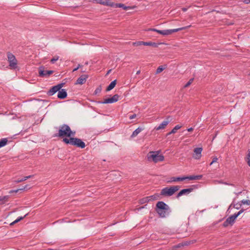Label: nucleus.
Instances as JSON below:
<instances>
[{
    "label": "nucleus",
    "mask_w": 250,
    "mask_h": 250,
    "mask_svg": "<svg viewBox=\"0 0 250 250\" xmlns=\"http://www.w3.org/2000/svg\"><path fill=\"white\" fill-rule=\"evenodd\" d=\"M156 211L159 217L165 218L169 215L171 212L170 207L163 201H159L156 205Z\"/></svg>",
    "instance_id": "nucleus-1"
},
{
    "label": "nucleus",
    "mask_w": 250,
    "mask_h": 250,
    "mask_svg": "<svg viewBox=\"0 0 250 250\" xmlns=\"http://www.w3.org/2000/svg\"><path fill=\"white\" fill-rule=\"evenodd\" d=\"M75 134V132H73L69 126L66 124H63L62 125L59 126L58 133L55 135V136L63 137H71L74 136Z\"/></svg>",
    "instance_id": "nucleus-2"
},
{
    "label": "nucleus",
    "mask_w": 250,
    "mask_h": 250,
    "mask_svg": "<svg viewBox=\"0 0 250 250\" xmlns=\"http://www.w3.org/2000/svg\"><path fill=\"white\" fill-rule=\"evenodd\" d=\"M62 142L66 144H69L74 146H76L77 147L81 148H83L85 146L84 142H83L81 139L77 138L70 137L69 139L64 138L63 139Z\"/></svg>",
    "instance_id": "nucleus-3"
},
{
    "label": "nucleus",
    "mask_w": 250,
    "mask_h": 250,
    "mask_svg": "<svg viewBox=\"0 0 250 250\" xmlns=\"http://www.w3.org/2000/svg\"><path fill=\"white\" fill-rule=\"evenodd\" d=\"M148 161L157 163L164 160V156L163 155L159 154V151H150L147 155Z\"/></svg>",
    "instance_id": "nucleus-4"
},
{
    "label": "nucleus",
    "mask_w": 250,
    "mask_h": 250,
    "mask_svg": "<svg viewBox=\"0 0 250 250\" xmlns=\"http://www.w3.org/2000/svg\"><path fill=\"white\" fill-rule=\"evenodd\" d=\"M179 188L180 187L178 186L166 187L161 190V195L166 197L171 196L177 191Z\"/></svg>",
    "instance_id": "nucleus-5"
},
{
    "label": "nucleus",
    "mask_w": 250,
    "mask_h": 250,
    "mask_svg": "<svg viewBox=\"0 0 250 250\" xmlns=\"http://www.w3.org/2000/svg\"><path fill=\"white\" fill-rule=\"evenodd\" d=\"M202 175H190L188 176L180 177H172L170 178V182H176L178 181H182L186 179L189 180H200L202 178Z\"/></svg>",
    "instance_id": "nucleus-6"
},
{
    "label": "nucleus",
    "mask_w": 250,
    "mask_h": 250,
    "mask_svg": "<svg viewBox=\"0 0 250 250\" xmlns=\"http://www.w3.org/2000/svg\"><path fill=\"white\" fill-rule=\"evenodd\" d=\"M8 61L11 69H16L17 67V60L15 56L11 53H7Z\"/></svg>",
    "instance_id": "nucleus-7"
},
{
    "label": "nucleus",
    "mask_w": 250,
    "mask_h": 250,
    "mask_svg": "<svg viewBox=\"0 0 250 250\" xmlns=\"http://www.w3.org/2000/svg\"><path fill=\"white\" fill-rule=\"evenodd\" d=\"M119 98V96L118 94H115L111 98L105 99L104 101H99L98 103L101 104L114 103L117 102Z\"/></svg>",
    "instance_id": "nucleus-8"
},
{
    "label": "nucleus",
    "mask_w": 250,
    "mask_h": 250,
    "mask_svg": "<svg viewBox=\"0 0 250 250\" xmlns=\"http://www.w3.org/2000/svg\"><path fill=\"white\" fill-rule=\"evenodd\" d=\"M63 83H60L56 85L53 86L50 90L47 92V94L49 96H52L57 92H58L63 86Z\"/></svg>",
    "instance_id": "nucleus-9"
},
{
    "label": "nucleus",
    "mask_w": 250,
    "mask_h": 250,
    "mask_svg": "<svg viewBox=\"0 0 250 250\" xmlns=\"http://www.w3.org/2000/svg\"><path fill=\"white\" fill-rule=\"evenodd\" d=\"M53 73L52 70H44L43 67H40L39 69V73L40 77H48Z\"/></svg>",
    "instance_id": "nucleus-10"
},
{
    "label": "nucleus",
    "mask_w": 250,
    "mask_h": 250,
    "mask_svg": "<svg viewBox=\"0 0 250 250\" xmlns=\"http://www.w3.org/2000/svg\"><path fill=\"white\" fill-rule=\"evenodd\" d=\"M88 76L86 74L82 75L80 77H79L75 83V84H84L86 81L87 79L88 78Z\"/></svg>",
    "instance_id": "nucleus-11"
},
{
    "label": "nucleus",
    "mask_w": 250,
    "mask_h": 250,
    "mask_svg": "<svg viewBox=\"0 0 250 250\" xmlns=\"http://www.w3.org/2000/svg\"><path fill=\"white\" fill-rule=\"evenodd\" d=\"M202 150L203 149L202 147H197L194 148L193 155V158L195 159H199L202 156L201 153Z\"/></svg>",
    "instance_id": "nucleus-12"
},
{
    "label": "nucleus",
    "mask_w": 250,
    "mask_h": 250,
    "mask_svg": "<svg viewBox=\"0 0 250 250\" xmlns=\"http://www.w3.org/2000/svg\"><path fill=\"white\" fill-rule=\"evenodd\" d=\"M235 220V219L231 215L223 223V226L224 227H227L229 225L232 226L234 223Z\"/></svg>",
    "instance_id": "nucleus-13"
},
{
    "label": "nucleus",
    "mask_w": 250,
    "mask_h": 250,
    "mask_svg": "<svg viewBox=\"0 0 250 250\" xmlns=\"http://www.w3.org/2000/svg\"><path fill=\"white\" fill-rule=\"evenodd\" d=\"M191 26V25H188V26H185V27H181V28H176V29H167V30H166V33H167V35H170L174 32H178V31H181L182 30H184V29H187L188 28V27H190Z\"/></svg>",
    "instance_id": "nucleus-14"
},
{
    "label": "nucleus",
    "mask_w": 250,
    "mask_h": 250,
    "mask_svg": "<svg viewBox=\"0 0 250 250\" xmlns=\"http://www.w3.org/2000/svg\"><path fill=\"white\" fill-rule=\"evenodd\" d=\"M168 119L169 117L167 118V120L164 121L159 126H156L154 129L156 130L164 129L170 122Z\"/></svg>",
    "instance_id": "nucleus-15"
},
{
    "label": "nucleus",
    "mask_w": 250,
    "mask_h": 250,
    "mask_svg": "<svg viewBox=\"0 0 250 250\" xmlns=\"http://www.w3.org/2000/svg\"><path fill=\"white\" fill-rule=\"evenodd\" d=\"M193 190V188H185L181 190L177 195L176 197L178 198L179 197L188 194Z\"/></svg>",
    "instance_id": "nucleus-16"
},
{
    "label": "nucleus",
    "mask_w": 250,
    "mask_h": 250,
    "mask_svg": "<svg viewBox=\"0 0 250 250\" xmlns=\"http://www.w3.org/2000/svg\"><path fill=\"white\" fill-rule=\"evenodd\" d=\"M67 96V92L64 89H61L59 91H58V98L60 99H64Z\"/></svg>",
    "instance_id": "nucleus-17"
},
{
    "label": "nucleus",
    "mask_w": 250,
    "mask_h": 250,
    "mask_svg": "<svg viewBox=\"0 0 250 250\" xmlns=\"http://www.w3.org/2000/svg\"><path fill=\"white\" fill-rule=\"evenodd\" d=\"M98 3L104 5L114 7V3L110 1L109 0H99Z\"/></svg>",
    "instance_id": "nucleus-18"
},
{
    "label": "nucleus",
    "mask_w": 250,
    "mask_h": 250,
    "mask_svg": "<svg viewBox=\"0 0 250 250\" xmlns=\"http://www.w3.org/2000/svg\"><path fill=\"white\" fill-rule=\"evenodd\" d=\"M155 199H156V196L155 195H152V196H150L146 197H145L144 198H142L140 200V203L141 204H145V203L148 202L151 200H155Z\"/></svg>",
    "instance_id": "nucleus-19"
},
{
    "label": "nucleus",
    "mask_w": 250,
    "mask_h": 250,
    "mask_svg": "<svg viewBox=\"0 0 250 250\" xmlns=\"http://www.w3.org/2000/svg\"><path fill=\"white\" fill-rule=\"evenodd\" d=\"M9 196L6 195L4 196H0V205H3L8 202Z\"/></svg>",
    "instance_id": "nucleus-20"
},
{
    "label": "nucleus",
    "mask_w": 250,
    "mask_h": 250,
    "mask_svg": "<svg viewBox=\"0 0 250 250\" xmlns=\"http://www.w3.org/2000/svg\"><path fill=\"white\" fill-rule=\"evenodd\" d=\"M147 30L156 32L158 33L159 34H160L164 35V36L167 35L166 30H158L155 28H149Z\"/></svg>",
    "instance_id": "nucleus-21"
},
{
    "label": "nucleus",
    "mask_w": 250,
    "mask_h": 250,
    "mask_svg": "<svg viewBox=\"0 0 250 250\" xmlns=\"http://www.w3.org/2000/svg\"><path fill=\"white\" fill-rule=\"evenodd\" d=\"M143 130V128L140 127H138L136 129H135L132 133V135H131V138H134L138 135V134L140 133L142 130Z\"/></svg>",
    "instance_id": "nucleus-22"
},
{
    "label": "nucleus",
    "mask_w": 250,
    "mask_h": 250,
    "mask_svg": "<svg viewBox=\"0 0 250 250\" xmlns=\"http://www.w3.org/2000/svg\"><path fill=\"white\" fill-rule=\"evenodd\" d=\"M116 80H114L112 81L109 85L107 87L106 90L107 91H109L111 90H112L116 85Z\"/></svg>",
    "instance_id": "nucleus-23"
},
{
    "label": "nucleus",
    "mask_w": 250,
    "mask_h": 250,
    "mask_svg": "<svg viewBox=\"0 0 250 250\" xmlns=\"http://www.w3.org/2000/svg\"><path fill=\"white\" fill-rule=\"evenodd\" d=\"M28 185H25V186L22 187L21 188H20L19 189H17L16 190H10L9 191V193H12L13 192H15V193H17L20 190H26V189H27L28 188Z\"/></svg>",
    "instance_id": "nucleus-24"
},
{
    "label": "nucleus",
    "mask_w": 250,
    "mask_h": 250,
    "mask_svg": "<svg viewBox=\"0 0 250 250\" xmlns=\"http://www.w3.org/2000/svg\"><path fill=\"white\" fill-rule=\"evenodd\" d=\"M144 45H146V46H151L154 47H158V44L153 42H144Z\"/></svg>",
    "instance_id": "nucleus-25"
},
{
    "label": "nucleus",
    "mask_w": 250,
    "mask_h": 250,
    "mask_svg": "<svg viewBox=\"0 0 250 250\" xmlns=\"http://www.w3.org/2000/svg\"><path fill=\"white\" fill-rule=\"evenodd\" d=\"M114 7H120L123 8L125 10H126L128 8V7L125 6L124 4L122 3H115Z\"/></svg>",
    "instance_id": "nucleus-26"
},
{
    "label": "nucleus",
    "mask_w": 250,
    "mask_h": 250,
    "mask_svg": "<svg viewBox=\"0 0 250 250\" xmlns=\"http://www.w3.org/2000/svg\"><path fill=\"white\" fill-rule=\"evenodd\" d=\"M7 143V139L6 138H3L0 140V148L4 146Z\"/></svg>",
    "instance_id": "nucleus-27"
},
{
    "label": "nucleus",
    "mask_w": 250,
    "mask_h": 250,
    "mask_svg": "<svg viewBox=\"0 0 250 250\" xmlns=\"http://www.w3.org/2000/svg\"><path fill=\"white\" fill-rule=\"evenodd\" d=\"M242 205H250V200H243L240 201L239 203L240 206H241Z\"/></svg>",
    "instance_id": "nucleus-28"
},
{
    "label": "nucleus",
    "mask_w": 250,
    "mask_h": 250,
    "mask_svg": "<svg viewBox=\"0 0 250 250\" xmlns=\"http://www.w3.org/2000/svg\"><path fill=\"white\" fill-rule=\"evenodd\" d=\"M181 126L178 125H176L170 132V133H175L177 130L180 129L181 128Z\"/></svg>",
    "instance_id": "nucleus-29"
},
{
    "label": "nucleus",
    "mask_w": 250,
    "mask_h": 250,
    "mask_svg": "<svg viewBox=\"0 0 250 250\" xmlns=\"http://www.w3.org/2000/svg\"><path fill=\"white\" fill-rule=\"evenodd\" d=\"M246 161L248 166L250 167V149L248 150V153L246 157Z\"/></svg>",
    "instance_id": "nucleus-30"
},
{
    "label": "nucleus",
    "mask_w": 250,
    "mask_h": 250,
    "mask_svg": "<svg viewBox=\"0 0 250 250\" xmlns=\"http://www.w3.org/2000/svg\"><path fill=\"white\" fill-rule=\"evenodd\" d=\"M132 44L133 46H135L142 45H144V42L138 41V42H133Z\"/></svg>",
    "instance_id": "nucleus-31"
},
{
    "label": "nucleus",
    "mask_w": 250,
    "mask_h": 250,
    "mask_svg": "<svg viewBox=\"0 0 250 250\" xmlns=\"http://www.w3.org/2000/svg\"><path fill=\"white\" fill-rule=\"evenodd\" d=\"M164 69V68L162 66H159L157 70H156V74H158V73H161L162 71H163Z\"/></svg>",
    "instance_id": "nucleus-32"
},
{
    "label": "nucleus",
    "mask_w": 250,
    "mask_h": 250,
    "mask_svg": "<svg viewBox=\"0 0 250 250\" xmlns=\"http://www.w3.org/2000/svg\"><path fill=\"white\" fill-rule=\"evenodd\" d=\"M194 79L191 78L190 79L188 82L185 85L184 87H188L193 82Z\"/></svg>",
    "instance_id": "nucleus-33"
},
{
    "label": "nucleus",
    "mask_w": 250,
    "mask_h": 250,
    "mask_svg": "<svg viewBox=\"0 0 250 250\" xmlns=\"http://www.w3.org/2000/svg\"><path fill=\"white\" fill-rule=\"evenodd\" d=\"M59 59V57L58 56H55L54 58H53L51 60L50 62L52 63H54L57 61H58Z\"/></svg>",
    "instance_id": "nucleus-34"
},
{
    "label": "nucleus",
    "mask_w": 250,
    "mask_h": 250,
    "mask_svg": "<svg viewBox=\"0 0 250 250\" xmlns=\"http://www.w3.org/2000/svg\"><path fill=\"white\" fill-rule=\"evenodd\" d=\"M101 91V88H97L96 89V90L94 91L95 94H97L98 93H100Z\"/></svg>",
    "instance_id": "nucleus-35"
},
{
    "label": "nucleus",
    "mask_w": 250,
    "mask_h": 250,
    "mask_svg": "<svg viewBox=\"0 0 250 250\" xmlns=\"http://www.w3.org/2000/svg\"><path fill=\"white\" fill-rule=\"evenodd\" d=\"M82 66V65L81 64H78V65L77 66V67L75 68L73 70V71L74 72L75 71H77L78 69L81 68Z\"/></svg>",
    "instance_id": "nucleus-36"
},
{
    "label": "nucleus",
    "mask_w": 250,
    "mask_h": 250,
    "mask_svg": "<svg viewBox=\"0 0 250 250\" xmlns=\"http://www.w3.org/2000/svg\"><path fill=\"white\" fill-rule=\"evenodd\" d=\"M28 214H26L23 217H19L17 219L19 222L20 221L22 220L25 217H26Z\"/></svg>",
    "instance_id": "nucleus-37"
},
{
    "label": "nucleus",
    "mask_w": 250,
    "mask_h": 250,
    "mask_svg": "<svg viewBox=\"0 0 250 250\" xmlns=\"http://www.w3.org/2000/svg\"><path fill=\"white\" fill-rule=\"evenodd\" d=\"M32 176V175L25 176V177H24L23 178H21V179L23 180V181H25L26 180L31 178Z\"/></svg>",
    "instance_id": "nucleus-38"
},
{
    "label": "nucleus",
    "mask_w": 250,
    "mask_h": 250,
    "mask_svg": "<svg viewBox=\"0 0 250 250\" xmlns=\"http://www.w3.org/2000/svg\"><path fill=\"white\" fill-rule=\"evenodd\" d=\"M239 213L238 212L234 213V214L232 215L231 216L236 219L237 217L239 216Z\"/></svg>",
    "instance_id": "nucleus-39"
},
{
    "label": "nucleus",
    "mask_w": 250,
    "mask_h": 250,
    "mask_svg": "<svg viewBox=\"0 0 250 250\" xmlns=\"http://www.w3.org/2000/svg\"><path fill=\"white\" fill-rule=\"evenodd\" d=\"M136 115L135 114H132L129 116V119L132 120L135 118Z\"/></svg>",
    "instance_id": "nucleus-40"
},
{
    "label": "nucleus",
    "mask_w": 250,
    "mask_h": 250,
    "mask_svg": "<svg viewBox=\"0 0 250 250\" xmlns=\"http://www.w3.org/2000/svg\"><path fill=\"white\" fill-rule=\"evenodd\" d=\"M241 207V206H240L239 204H236V205H234V208L237 209H239Z\"/></svg>",
    "instance_id": "nucleus-41"
},
{
    "label": "nucleus",
    "mask_w": 250,
    "mask_h": 250,
    "mask_svg": "<svg viewBox=\"0 0 250 250\" xmlns=\"http://www.w3.org/2000/svg\"><path fill=\"white\" fill-rule=\"evenodd\" d=\"M218 160V158L216 157H215L213 158V160L212 161V163H214L216 162Z\"/></svg>",
    "instance_id": "nucleus-42"
},
{
    "label": "nucleus",
    "mask_w": 250,
    "mask_h": 250,
    "mask_svg": "<svg viewBox=\"0 0 250 250\" xmlns=\"http://www.w3.org/2000/svg\"><path fill=\"white\" fill-rule=\"evenodd\" d=\"M22 181H23V180H22L21 179H19L17 180H16L15 182L17 183H20V182H21Z\"/></svg>",
    "instance_id": "nucleus-43"
},
{
    "label": "nucleus",
    "mask_w": 250,
    "mask_h": 250,
    "mask_svg": "<svg viewBox=\"0 0 250 250\" xmlns=\"http://www.w3.org/2000/svg\"><path fill=\"white\" fill-rule=\"evenodd\" d=\"M244 211V209H241L240 211H239L238 212V213H239V215H240L242 213H243V212Z\"/></svg>",
    "instance_id": "nucleus-44"
},
{
    "label": "nucleus",
    "mask_w": 250,
    "mask_h": 250,
    "mask_svg": "<svg viewBox=\"0 0 250 250\" xmlns=\"http://www.w3.org/2000/svg\"><path fill=\"white\" fill-rule=\"evenodd\" d=\"M244 2L246 4H249L250 3V0H245Z\"/></svg>",
    "instance_id": "nucleus-45"
},
{
    "label": "nucleus",
    "mask_w": 250,
    "mask_h": 250,
    "mask_svg": "<svg viewBox=\"0 0 250 250\" xmlns=\"http://www.w3.org/2000/svg\"><path fill=\"white\" fill-rule=\"evenodd\" d=\"M193 130V128L192 127L189 128L187 129L188 131H191Z\"/></svg>",
    "instance_id": "nucleus-46"
},
{
    "label": "nucleus",
    "mask_w": 250,
    "mask_h": 250,
    "mask_svg": "<svg viewBox=\"0 0 250 250\" xmlns=\"http://www.w3.org/2000/svg\"><path fill=\"white\" fill-rule=\"evenodd\" d=\"M224 184L227 185L233 186V184H229V183H226V182L224 183Z\"/></svg>",
    "instance_id": "nucleus-47"
},
{
    "label": "nucleus",
    "mask_w": 250,
    "mask_h": 250,
    "mask_svg": "<svg viewBox=\"0 0 250 250\" xmlns=\"http://www.w3.org/2000/svg\"><path fill=\"white\" fill-rule=\"evenodd\" d=\"M18 221L17 220V219L15 220L13 223H12L11 224V225H13V224H14L16 223H18Z\"/></svg>",
    "instance_id": "nucleus-48"
},
{
    "label": "nucleus",
    "mask_w": 250,
    "mask_h": 250,
    "mask_svg": "<svg viewBox=\"0 0 250 250\" xmlns=\"http://www.w3.org/2000/svg\"><path fill=\"white\" fill-rule=\"evenodd\" d=\"M111 69L107 71V73H106V75L109 74L110 73V72H111Z\"/></svg>",
    "instance_id": "nucleus-49"
},
{
    "label": "nucleus",
    "mask_w": 250,
    "mask_h": 250,
    "mask_svg": "<svg viewBox=\"0 0 250 250\" xmlns=\"http://www.w3.org/2000/svg\"><path fill=\"white\" fill-rule=\"evenodd\" d=\"M140 73V70H138L137 73H136V74H139Z\"/></svg>",
    "instance_id": "nucleus-50"
},
{
    "label": "nucleus",
    "mask_w": 250,
    "mask_h": 250,
    "mask_svg": "<svg viewBox=\"0 0 250 250\" xmlns=\"http://www.w3.org/2000/svg\"><path fill=\"white\" fill-rule=\"evenodd\" d=\"M186 10H187V9H186V8L183 9V11H186Z\"/></svg>",
    "instance_id": "nucleus-51"
},
{
    "label": "nucleus",
    "mask_w": 250,
    "mask_h": 250,
    "mask_svg": "<svg viewBox=\"0 0 250 250\" xmlns=\"http://www.w3.org/2000/svg\"><path fill=\"white\" fill-rule=\"evenodd\" d=\"M172 133H170V132L169 133H167V135H169L170 134H171Z\"/></svg>",
    "instance_id": "nucleus-52"
},
{
    "label": "nucleus",
    "mask_w": 250,
    "mask_h": 250,
    "mask_svg": "<svg viewBox=\"0 0 250 250\" xmlns=\"http://www.w3.org/2000/svg\"><path fill=\"white\" fill-rule=\"evenodd\" d=\"M213 163H212V162L210 163L209 165L211 166L213 164Z\"/></svg>",
    "instance_id": "nucleus-53"
},
{
    "label": "nucleus",
    "mask_w": 250,
    "mask_h": 250,
    "mask_svg": "<svg viewBox=\"0 0 250 250\" xmlns=\"http://www.w3.org/2000/svg\"><path fill=\"white\" fill-rule=\"evenodd\" d=\"M219 183L224 184V183H223V182H221V181H219Z\"/></svg>",
    "instance_id": "nucleus-54"
},
{
    "label": "nucleus",
    "mask_w": 250,
    "mask_h": 250,
    "mask_svg": "<svg viewBox=\"0 0 250 250\" xmlns=\"http://www.w3.org/2000/svg\"><path fill=\"white\" fill-rule=\"evenodd\" d=\"M84 71H84V70H81V72H84Z\"/></svg>",
    "instance_id": "nucleus-55"
}]
</instances>
